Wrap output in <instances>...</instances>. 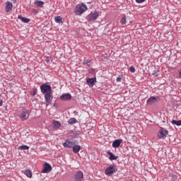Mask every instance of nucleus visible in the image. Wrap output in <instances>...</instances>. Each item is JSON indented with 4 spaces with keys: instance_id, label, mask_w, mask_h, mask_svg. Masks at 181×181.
Here are the masks:
<instances>
[{
    "instance_id": "nucleus-1",
    "label": "nucleus",
    "mask_w": 181,
    "mask_h": 181,
    "mask_svg": "<svg viewBox=\"0 0 181 181\" xmlns=\"http://www.w3.org/2000/svg\"><path fill=\"white\" fill-rule=\"evenodd\" d=\"M41 93L45 95V103H47L46 107L49 104H52V100H53V93H52V86L47 83H43L40 86Z\"/></svg>"
},
{
    "instance_id": "nucleus-2",
    "label": "nucleus",
    "mask_w": 181,
    "mask_h": 181,
    "mask_svg": "<svg viewBox=\"0 0 181 181\" xmlns=\"http://www.w3.org/2000/svg\"><path fill=\"white\" fill-rule=\"evenodd\" d=\"M86 11H87V6H86V4H78L76 6V15H83V13H84V12H86Z\"/></svg>"
},
{
    "instance_id": "nucleus-3",
    "label": "nucleus",
    "mask_w": 181,
    "mask_h": 181,
    "mask_svg": "<svg viewBox=\"0 0 181 181\" xmlns=\"http://www.w3.org/2000/svg\"><path fill=\"white\" fill-rule=\"evenodd\" d=\"M168 130L161 127L158 134V139H165V138L168 136Z\"/></svg>"
},
{
    "instance_id": "nucleus-4",
    "label": "nucleus",
    "mask_w": 181,
    "mask_h": 181,
    "mask_svg": "<svg viewBox=\"0 0 181 181\" xmlns=\"http://www.w3.org/2000/svg\"><path fill=\"white\" fill-rule=\"evenodd\" d=\"M117 169L115 167V165H113V166L110 165L107 168H106L105 173L107 176H111V174L115 173V172H117Z\"/></svg>"
},
{
    "instance_id": "nucleus-5",
    "label": "nucleus",
    "mask_w": 181,
    "mask_h": 181,
    "mask_svg": "<svg viewBox=\"0 0 181 181\" xmlns=\"http://www.w3.org/2000/svg\"><path fill=\"white\" fill-rule=\"evenodd\" d=\"M158 101H159L158 97L151 96L147 100L146 104L147 105H152V104H155V103H158Z\"/></svg>"
},
{
    "instance_id": "nucleus-6",
    "label": "nucleus",
    "mask_w": 181,
    "mask_h": 181,
    "mask_svg": "<svg viewBox=\"0 0 181 181\" xmlns=\"http://www.w3.org/2000/svg\"><path fill=\"white\" fill-rule=\"evenodd\" d=\"M76 145V142L67 139L64 144L63 146L66 148H73Z\"/></svg>"
},
{
    "instance_id": "nucleus-7",
    "label": "nucleus",
    "mask_w": 181,
    "mask_h": 181,
    "mask_svg": "<svg viewBox=\"0 0 181 181\" xmlns=\"http://www.w3.org/2000/svg\"><path fill=\"white\" fill-rule=\"evenodd\" d=\"M52 169V165L49 163H45L43 165L42 173H50Z\"/></svg>"
},
{
    "instance_id": "nucleus-8",
    "label": "nucleus",
    "mask_w": 181,
    "mask_h": 181,
    "mask_svg": "<svg viewBox=\"0 0 181 181\" xmlns=\"http://www.w3.org/2000/svg\"><path fill=\"white\" fill-rule=\"evenodd\" d=\"M86 83L88 87H94V85L97 83V78H88Z\"/></svg>"
},
{
    "instance_id": "nucleus-9",
    "label": "nucleus",
    "mask_w": 181,
    "mask_h": 181,
    "mask_svg": "<svg viewBox=\"0 0 181 181\" xmlns=\"http://www.w3.org/2000/svg\"><path fill=\"white\" fill-rule=\"evenodd\" d=\"M59 98L62 101H70L71 100V95L70 93H63Z\"/></svg>"
},
{
    "instance_id": "nucleus-10",
    "label": "nucleus",
    "mask_w": 181,
    "mask_h": 181,
    "mask_svg": "<svg viewBox=\"0 0 181 181\" xmlns=\"http://www.w3.org/2000/svg\"><path fill=\"white\" fill-rule=\"evenodd\" d=\"M83 177H84V174L83 171H77L75 174V181H81L83 180Z\"/></svg>"
},
{
    "instance_id": "nucleus-11",
    "label": "nucleus",
    "mask_w": 181,
    "mask_h": 181,
    "mask_svg": "<svg viewBox=\"0 0 181 181\" xmlns=\"http://www.w3.org/2000/svg\"><path fill=\"white\" fill-rule=\"evenodd\" d=\"M99 16V13L97 11H95L93 13H92L89 18H88V21L89 22H93L94 21H97V18Z\"/></svg>"
},
{
    "instance_id": "nucleus-12",
    "label": "nucleus",
    "mask_w": 181,
    "mask_h": 181,
    "mask_svg": "<svg viewBox=\"0 0 181 181\" xmlns=\"http://www.w3.org/2000/svg\"><path fill=\"white\" fill-rule=\"evenodd\" d=\"M13 8V4H12V2H10V1L6 2V7H5L6 12L7 13L11 12Z\"/></svg>"
},
{
    "instance_id": "nucleus-13",
    "label": "nucleus",
    "mask_w": 181,
    "mask_h": 181,
    "mask_svg": "<svg viewBox=\"0 0 181 181\" xmlns=\"http://www.w3.org/2000/svg\"><path fill=\"white\" fill-rule=\"evenodd\" d=\"M121 144H122V139H116L112 142V148H119Z\"/></svg>"
},
{
    "instance_id": "nucleus-14",
    "label": "nucleus",
    "mask_w": 181,
    "mask_h": 181,
    "mask_svg": "<svg viewBox=\"0 0 181 181\" xmlns=\"http://www.w3.org/2000/svg\"><path fill=\"white\" fill-rule=\"evenodd\" d=\"M21 118V119H28L29 118V112L26 110H23L22 111Z\"/></svg>"
},
{
    "instance_id": "nucleus-15",
    "label": "nucleus",
    "mask_w": 181,
    "mask_h": 181,
    "mask_svg": "<svg viewBox=\"0 0 181 181\" xmlns=\"http://www.w3.org/2000/svg\"><path fill=\"white\" fill-rule=\"evenodd\" d=\"M72 149H73L74 153H78L81 150V146H80V145L74 144V146H72Z\"/></svg>"
},
{
    "instance_id": "nucleus-16",
    "label": "nucleus",
    "mask_w": 181,
    "mask_h": 181,
    "mask_svg": "<svg viewBox=\"0 0 181 181\" xmlns=\"http://www.w3.org/2000/svg\"><path fill=\"white\" fill-rule=\"evenodd\" d=\"M18 19H20V21L23 22V23H29V22H30V19H29L26 17H23L21 15L18 16Z\"/></svg>"
},
{
    "instance_id": "nucleus-17",
    "label": "nucleus",
    "mask_w": 181,
    "mask_h": 181,
    "mask_svg": "<svg viewBox=\"0 0 181 181\" xmlns=\"http://www.w3.org/2000/svg\"><path fill=\"white\" fill-rule=\"evenodd\" d=\"M107 155H109V159L110 160H117L118 159V156L114 155L111 151L107 152Z\"/></svg>"
},
{
    "instance_id": "nucleus-18",
    "label": "nucleus",
    "mask_w": 181,
    "mask_h": 181,
    "mask_svg": "<svg viewBox=\"0 0 181 181\" xmlns=\"http://www.w3.org/2000/svg\"><path fill=\"white\" fill-rule=\"evenodd\" d=\"M35 5H36V6H38L39 8H42L43 7V5H45V3L40 0H37L34 2Z\"/></svg>"
},
{
    "instance_id": "nucleus-19",
    "label": "nucleus",
    "mask_w": 181,
    "mask_h": 181,
    "mask_svg": "<svg viewBox=\"0 0 181 181\" xmlns=\"http://www.w3.org/2000/svg\"><path fill=\"white\" fill-rule=\"evenodd\" d=\"M25 176H27V177H30V179L32 178V176H33L32 170L29 169H25Z\"/></svg>"
},
{
    "instance_id": "nucleus-20",
    "label": "nucleus",
    "mask_w": 181,
    "mask_h": 181,
    "mask_svg": "<svg viewBox=\"0 0 181 181\" xmlns=\"http://www.w3.org/2000/svg\"><path fill=\"white\" fill-rule=\"evenodd\" d=\"M171 123L173 124V125H177V127H180L181 125V120H175V119H173L171 121Z\"/></svg>"
},
{
    "instance_id": "nucleus-21",
    "label": "nucleus",
    "mask_w": 181,
    "mask_h": 181,
    "mask_svg": "<svg viewBox=\"0 0 181 181\" xmlns=\"http://www.w3.org/2000/svg\"><path fill=\"white\" fill-rule=\"evenodd\" d=\"M76 122H77V119H76V118H74V117L70 118V119L68 120V123H69L70 125H73V124H76Z\"/></svg>"
},
{
    "instance_id": "nucleus-22",
    "label": "nucleus",
    "mask_w": 181,
    "mask_h": 181,
    "mask_svg": "<svg viewBox=\"0 0 181 181\" xmlns=\"http://www.w3.org/2000/svg\"><path fill=\"white\" fill-rule=\"evenodd\" d=\"M53 125L54 128H60L62 127V124L59 121H54Z\"/></svg>"
},
{
    "instance_id": "nucleus-23",
    "label": "nucleus",
    "mask_w": 181,
    "mask_h": 181,
    "mask_svg": "<svg viewBox=\"0 0 181 181\" xmlns=\"http://www.w3.org/2000/svg\"><path fill=\"white\" fill-rule=\"evenodd\" d=\"M18 149H21V151H26L29 149V146L26 145H23V146H18Z\"/></svg>"
},
{
    "instance_id": "nucleus-24",
    "label": "nucleus",
    "mask_w": 181,
    "mask_h": 181,
    "mask_svg": "<svg viewBox=\"0 0 181 181\" xmlns=\"http://www.w3.org/2000/svg\"><path fill=\"white\" fill-rule=\"evenodd\" d=\"M83 64H84L85 66H90L91 64V60L90 59H85L83 62Z\"/></svg>"
},
{
    "instance_id": "nucleus-25",
    "label": "nucleus",
    "mask_w": 181,
    "mask_h": 181,
    "mask_svg": "<svg viewBox=\"0 0 181 181\" xmlns=\"http://www.w3.org/2000/svg\"><path fill=\"white\" fill-rule=\"evenodd\" d=\"M54 20L57 23H62V18L60 16H57L55 17Z\"/></svg>"
},
{
    "instance_id": "nucleus-26",
    "label": "nucleus",
    "mask_w": 181,
    "mask_h": 181,
    "mask_svg": "<svg viewBox=\"0 0 181 181\" xmlns=\"http://www.w3.org/2000/svg\"><path fill=\"white\" fill-rule=\"evenodd\" d=\"M120 23L121 25H125L127 24V17H123L121 20H120Z\"/></svg>"
},
{
    "instance_id": "nucleus-27",
    "label": "nucleus",
    "mask_w": 181,
    "mask_h": 181,
    "mask_svg": "<svg viewBox=\"0 0 181 181\" xmlns=\"http://www.w3.org/2000/svg\"><path fill=\"white\" fill-rule=\"evenodd\" d=\"M129 71L131 73H135V67L134 66H130Z\"/></svg>"
},
{
    "instance_id": "nucleus-28",
    "label": "nucleus",
    "mask_w": 181,
    "mask_h": 181,
    "mask_svg": "<svg viewBox=\"0 0 181 181\" xmlns=\"http://www.w3.org/2000/svg\"><path fill=\"white\" fill-rule=\"evenodd\" d=\"M36 91H37V89L32 90L30 92V95H33V96L36 95Z\"/></svg>"
},
{
    "instance_id": "nucleus-29",
    "label": "nucleus",
    "mask_w": 181,
    "mask_h": 181,
    "mask_svg": "<svg viewBox=\"0 0 181 181\" xmlns=\"http://www.w3.org/2000/svg\"><path fill=\"white\" fill-rule=\"evenodd\" d=\"M146 0H136V4H144Z\"/></svg>"
},
{
    "instance_id": "nucleus-30",
    "label": "nucleus",
    "mask_w": 181,
    "mask_h": 181,
    "mask_svg": "<svg viewBox=\"0 0 181 181\" xmlns=\"http://www.w3.org/2000/svg\"><path fill=\"white\" fill-rule=\"evenodd\" d=\"M122 78H121V76H119L117 78L116 81H117L118 83H120V81H122Z\"/></svg>"
},
{
    "instance_id": "nucleus-31",
    "label": "nucleus",
    "mask_w": 181,
    "mask_h": 181,
    "mask_svg": "<svg viewBox=\"0 0 181 181\" xmlns=\"http://www.w3.org/2000/svg\"><path fill=\"white\" fill-rule=\"evenodd\" d=\"M45 62H47V63H49V62H50V60L49 59V58H46Z\"/></svg>"
},
{
    "instance_id": "nucleus-32",
    "label": "nucleus",
    "mask_w": 181,
    "mask_h": 181,
    "mask_svg": "<svg viewBox=\"0 0 181 181\" xmlns=\"http://www.w3.org/2000/svg\"><path fill=\"white\" fill-rule=\"evenodd\" d=\"M2 104H3L2 100H0V107H2Z\"/></svg>"
},
{
    "instance_id": "nucleus-33",
    "label": "nucleus",
    "mask_w": 181,
    "mask_h": 181,
    "mask_svg": "<svg viewBox=\"0 0 181 181\" xmlns=\"http://www.w3.org/2000/svg\"><path fill=\"white\" fill-rule=\"evenodd\" d=\"M74 135H78V134H77V132H76V133H74Z\"/></svg>"
}]
</instances>
